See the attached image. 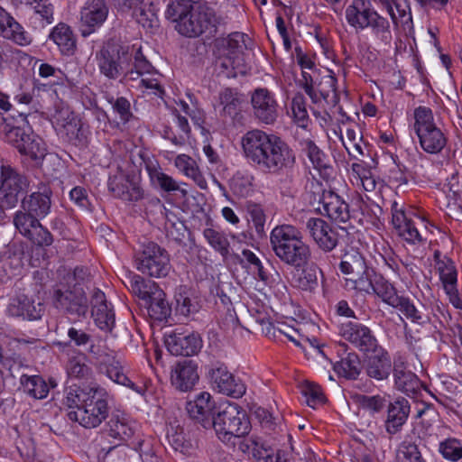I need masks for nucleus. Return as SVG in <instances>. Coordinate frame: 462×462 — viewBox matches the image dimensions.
<instances>
[{
  "mask_svg": "<svg viewBox=\"0 0 462 462\" xmlns=\"http://www.w3.org/2000/svg\"><path fill=\"white\" fill-rule=\"evenodd\" d=\"M241 145L247 162L260 171L273 175L285 174V181L293 183L296 171V154L280 136L260 129L246 132Z\"/></svg>",
  "mask_w": 462,
  "mask_h": 462,
  "instance_id": "1",
  "label": "nucleus"
},
{
  "mask_svg": "<svg viewBox=\"0 0 462 462\" xmlns=\"http://www.w3.org/2000/svg\"><path fill=\"white\" fill-rule=\"evenodd\" d=\"M96 60L99 72L113 80L120 78L135 80L154 69L143 54L142 48H135V45L107 42L97 52Z\"/></svg>",
  "mask_w": 462,
  "mask_h": 462,
  "instance_id": "2",
  "label": "nucleus"
},
{
  "mask_svg": "<svg viewBox=\"0 0 462 462\" xmlns=\"http://www.w3.org/2000/svg\"><path fill=\"white\" fill-rule=\"evenodd\" d=\"M270 243L274 254L288 266L300 270L310 260V247L303 241L301 232L294 226H275L271 232Z\"/></svg>",
  "mask_w": 462,
  "mask_h": 462,
  "instance_id": "3",
  "label": "nucleus"
},
{
  "mask_svg": "<svg viewBox=\"0 0 462 462\" xmlns=\"http://www.w3.org/2000/svg\"><path fill=\"white\" fill-rule=\"evenodd\" d=\"M347 23L356 31L370 29L375 41L381 45H389L393 39L390 22L381 15L371 0H352L345 11Z\"/></svg>",
  "mask_w": 462,
  "mask_h": 462,
  "instance_id": "4",
  "label": "nucleus"
},
{
  "mask_svg": "<svg viewBox=\"0 0 462 462\" xmlns=\"http://www.w3.org/2000/svg\"><path fill=\"white\" fill-rule=\"evenodd\" d=\"M0 133L5 134L6 141L18 152L29 157L36 166L41 165L46 156L45 145L40 138H35L29 126L27 116L20 113L17 117H6L2 124Z\"/></svg>",
  "mask_w": 462,
  "mask_h": 462,
  "instance_id": "5",
  "label": "nucleus"
},
{
  "mask_svg": "<svg viewBox=\"0 0 462 462\" xmlns=\"http://www.w3.org/2000/svg\"><path fill=\"white\" fill-rule=\"evenodd\" d=\"M211 427L222 442L233 445L236 439L245 438L251 430L245 411L235 402H226L219 407Z\"/></svg>",
  "mask_w": 462,
  "mask_h": 462,
  "instance_id": "6",
  "label": "nucleus"
},
{
  "mask_svg": "<svg viewBox=\"0 0 462 462\" xmlns=\"http://www.w3.org/2000/svg\"><path fill=\"white\" fill-rule=\"evenodd\" d=\"M223 23V18L217 15L215 10L205 4H191L186 16L182 18L176 30L186 37H199L205 35L206 38H214L218 26Z\"/></svg>",
  "mask_w": 462,
  "mask_h": 462,
  "instance_id": "7",
  "label": "nucleus"
},
{
  "mask_svg": "<svg viewBox=\"0 0 462 462\" xmlns=\"http://www.w3.org/2000/svg\"><path fill=\"white\" fill-rule=\"evenodd\" d=\"M246 35L242 32H232L226 38L217 39L216 45L218 56L216 66L219 73L226 78H236L245 74L246 66L244 59Z\"/></svg>",
  "mask_w": 462,
  "mask_h": 462,
  "instance_id": "8",
  "label": "nucleus"
},
{
  "mask_svg": "<svg viewBox=\"0 0 462 462\" xmlns=\"http://www.w3.org/2000/svg\"><path fill=\"white\" fill-rule=\"evenodd\" d=\"M414 131L420 147L430 154H438L447 145L448 138L437 126L433 112L430 107L420 106L414 109Z\"/></svg>",
  "mask_w": 462,
  "mask_h": 462,
  "instance_id": "9",
  "label": "nucleus"
},
{
  "mask_svg": "<svg viewBox=\"0 0 462 462\" xmlns=\"http://www.w3.org/2000/svg\"><path fill=\"white\" fill-rule=\"evenodd\" d=\"M132 291L147 305L151 318L159 321H167L171 313V308L165 299V292L153 281L145 280L140 275L131 277Z\"/></svg>",
  "mask_w": 462,
  "mask_h": 462,
  "instance_id": "10",
  "label": "nucleus"
},
{
  "mask_svg": "<svg viewBox=\"0 0 462 462\" xmlns=\"http://www.w3.org/2000/svg\"><path fill=\"white\" fill-rule=\"evenodd\" d=\"M36 190L26 193L20 200V209L14 213V223H26L46 217L51 208L52 189L47 181H40Z\"/></svg>",
  "mask_w": 462,
  "mask_h": 462,
  "instance_id": "11",
  "label": "nucleus"
},
{
  "mask_svg": "<svg viewBox=\"0 0 462 462\" xmlns=\"http://www.w3.org/2000/svg\"><path fill=\"white\" fill-rule=\"evenodd\" d=\"M29 177L21 172L8 162L0 164V199L7 208H14L20 202V197L31 189Z\"/></svg>",
  "mask_w": 462,
  "mask_h": 462,
  "instance_id": "12",
  "label": "nucleus"
},
{
  "mask_svg": "<svg viewBox=\"0 0 462 462\" xmlns=\"http://www.w3.org/2000/svg\"><path fill=\"white\" fill-rule=\"evenodd\" d=\"M88 348L100 374H106L113 382L126 386L141 395L144 393V386L136 384L127 377L124 373L121 361L115 355L100 350L93 342L88 346Z\"/></svg>",
  "mask_w": 462,
  "mask_h": 462,
  "instance_id": "13",
  "label": "nucleus"
},
{
  "mask_svg": "<svg viewBox=\"0 0 462 462\" xmlns=\"http://www.w3.org/2000/svg\"><path fill=\"white\" fill-rule=\"evenodd\" d=\"M136 268L150 277H166L171 269L169 253L154 242L143 245L135 257Z\"/></svg>",
  "mask_w": 462,
  "mask_h": 462,
  "instance_id": "14",
  "label": "nucleus"
},
{
  "mask_svg": "<svg viewBox=\"0 0 462 462\" xmlns=\"http://www.w3.org/2000/svg\"><path fill=\"white\" fill-rule=\"evenodd\" d=\"M52 298L55 307L67 314L79 318L88 311V300L80 284L72 286L60 282L53 288Z\"/></svg>",
  "mask_w": 462,
  "mask_h": 462,
  "instance_id": "15",
  "label": "nucleus"
},
{
  "mask_svg": "<svg viewBox=\"0 0 462 462\" xmlns=\"http://www.w3.org/2000/svg\"><path fill=\"white\" fill-rule=\"evenodd\" d=\"M108 393L100 386L91 400L79 411H68V418L71 421L78 422L86 429L98 427L109 413Z\"/></svg>",
  "mask_w": 462,
  "mask_h": 462,
  "instance_id": "16",
  "label": "nucleus"
},
{
  "mask_svg": "<svg viewBox=\"0 0 462 462\" xmlns=\"http://www.w3.org/2000/svg\"><path fill=\"white\" fill-rule=\"evenodd\" d=\"M207 377L212 387L220 393L233 398H240L245 393V383L230 373L224 363L217 361L208 365Z\"/></svg>",
  "mask_w": 462,
  "mask_h": 462,
  "instance_id": "17",
  "label": "nucleus"
},
{
  "mask_svg": "<svg viewBox=\"0 0 462 462\" xmlns=\"http://www.w3.org/2000/svg\"><path fill=\"white\" fill-rule=\"evenodd\" d=\"M251 115L259 123L273 125L279 116L275 96L266 88H257L250 93Z\"/></svg>",
  "mask_w": 462,
  "mask_h": 462,
  "instance_id": "18",
  "label": "nucleus"
},
{
  "mask_svg": "<svg viewBox=\"0 0 462 462\" xmlns=\"http://www.w3.org/2000/svg\"><path fill=\"white\" fill-rule=\"evenodd\" d=\"M340 271L350 275L349 280L357 290H366L370 287L368 280L375 273L373 268L367 266L365 257L357 251L351 250L344 255L339 265Z\"/></svg>",
  "mask_w": 462,
  "mask_h": 462,
  "instance_id": "19",
  "label": "nucleus"
},
{
  "mask_svg": "<svg viewBox=\"0 0 462 462\" xmlns=\"http://www.w3.org/2000/svg\"><path fill=\"white\" fill-rule=\"evenodd\" d=\"M339 334L344 339L364 353L376 351L380 346L373 331L359 322L347 321L342 323L339 327Z\"/></svg>",
  "mask_w": 462,
  "mask_h": 462,
  "instance_id": "20",
  "label": "nucleus"
},
{
  "mask_svg": "<svg viewBox=\"0 0 462 462\" xmlns=\"http://www.w3.org/2000/svg\"><path fill=\"white\" fill-rule=\"evenodd\" d=\"M306 230L315 245L324 253L332 252L339 244L337 230L320 217H310Z\"/></svg>",
  "mask_w": 462,
  "mask_h": 462,
  "instance_id": "21",
  "label": "nucleus"
},
{
  "mask_svg": "<svg viewBox=\"0 0 462 462\" xmlns=\"http://www.w3.org/2000/svg\"><path fill=\"white\" fill-rule=\"evenodd\" d=\"M165 345L174 356H190L198 354L202 347V339L196 332L181 331L176 328L165 335Z\"/></svg>",
  "mask_w": 462,
  "mask_h": 462,
  "instance_id": "22",
  "label": "nucleus"
},
{
  "mask_svg": "<svg viewBox=\"0 0 462 462\" xmlns=\"http://www.w3.org/2000/svg\"><path fill=\"white\" fill-rule=\"evenodd\" d=\"M106 0H88L80 10L79 30L87 37L101 27L108 15Z\"/></svg>",
  "mask_w": 462,
  "mask_h": 462,
  "instance_id": "23",
  "label": "nucleus"
},
{
  "mask_svg": "<svg viewBox=\"0 0 462 462\" xmlns=\"http://www.w3.org/2000/svg\"><path fill=\"white\" fill-rule=\"evenodd\" d=\"M17 7L30 13L29 23L35 30H41L54 22V5L51 0H13Z\"/></svg>",
  "mask_w": 462,
  "mask_h": 462,
  "instance_id": "24",
  "label": "nucleus"
},
{
  "mask_svg": "<svg viewBox=\"0 0 462 462\" xmlns=\"http://www.w3.org/2000/svg\"><path fill=\"white\" fill-rule=\"evenodd\" d=\"M214 408L215 402L207 392L199 393L193 401H189L186 405L189 417L205 429L211 427L216 416L213 412Z\"/></svg>",
  "mask_w": 462,
  "mask_h": 462,
  "instance_id": "25",
  "label": "nucleus"
},
{
  "mask_svg": "<svg viewBox=\"0 0 462 462\" xmlns=\"http://www.w3.org/2000/svg\"><path fill=\"white\" fill-rule=\"evenodd\" d=\"M8 312L14 317H22L28 320H37L44 312L43 303L38 298L20 294L13 298L8 305Z\"/></svg>",
  "mask_w": 462,
  "mask_h": 462,
  "instance_id": "26",
  "label": "nucleus"
},
{
  "mask_svg": "<svg viewBox=\"0 0 462 462\" xmlns=\"http://www.w3.org/2000/svg\"><path fill=\"white\" fill-rule=\"evenodd\" d=\"M436 268L449 301L455 308L461 309L462 303L457 290V272L455 263L448 256H445V262L440 263Z\"/></svg>",
  "mask_w": 462,
  "mask_h": 462,
  "instance_id": "27",
  "label": "nucleus"
},
{
  "mask_svg": "<svg viewBox=\"0 0 462 462\" xmlns=\"http://www.w3.org/2000/svg\"><path fill=\"white\" fill-rule=\"evenodd\" d=\"M199 381L197 365L190 360L178 362L171 372V385L180 392L192 390Z\"/></svg>",
  "mask_w": 462,
  "mask_h": 462,
  "instance_id": "28",
  "label": "nucleus"
},
{
  "mask_svg": "<svg viewBox=\"0 0 462 462\" xmlns=\"http://www.w3.org/2000/svg\"><path fill=\"white\" fill-rule=\"evenodd\" d=\"M337 354L340 360L334 364V371L340 377L356 380L362 370L359 356L355 351H348V346L345 343L339 345Z\"/></svg>",
  "mask_w": 462,
  "mask_h": 462,
  "instance_id": "29",
  "label": "nucleus"
},
{
  "mask_svg": "<svg viewBox=\"0 0 462 462\" xmlns=\"http://www.w3.org/2000/svg\"><path fill=\"white\" fill-rule=\"evenodd\" d=\"M387 417L384 428L389 435L399 433L406 423L411 406L405 398H397L393 402H387Z\"/></svg>",
  "mask_w": 462,
  "mask_h": 462,
  "instance_id": "30",
  "label": "nucleus"
},
{
  "mask_svg": "<svg viewBox=\"0 0 462 462\" xmlns=\"http://www.w3.org/2000/svg\"><path fill=\"white\" fill-rule=\"evenodd\" d=\"M107 187L116 198L125 201H138L143 197L142 188L123 174L109 177Z\"/></svg>",
  "mask_w": 462,
  "mask_h": 462,
  "instance_id": "31",
  "label": "nucleus"
},
{
  "mask_svg": "<svg viewBox=\"0 0 462 462\" xmlns=\"http://www.w3.org/2000/svg\"><path fill=\"white\" fill-rule=\"evenodd\" d=\"M364 362L366 375L376 381L387 379L392 371V362L389 355L381 346L376 351H371Z\"/></svg>",
  "mask_w": 462,
  "mask_h": 462,
  "instance_id": "32",
  "label": "nucleus"
},
{
  "mask_svg": "<svg viewBox=\"0 0 462 462\" xmlns=\"http://www.w3.org/2000/svg\"><path fill=\"white\" fill-rule=\"evenodd\" d=\"M41 220L34 218L26 223H14L15 228L33 245L38 247H48L52 245L54 238L51 233L43 226Z\"/></svg>",
  "mask_w": 462,
  "mask_h": 462,
  "instance_id": "33",
  "label": "nucleus"
},
{
  "mask_svg": "<svg viewBox=\"0 0 462 462\" xmlns=\"http://www.w3.org/2000/svg\"><path fill=\"white\" fill-rule=\"evenodd\" d=\"M320 203L328 217L336 223H346L350 219L349 205L334 191H325Z\"/></svg>",
  "mask_w": 462,
  "mask_h": 462,
  "instance_id": "34",
  "label": "nucleus"
},
{
  "mask_svg": "<svg viewBox=\"0 0 462 462\" xmlns=\"http://www.w3.org/2000/svg\"><path fill=\"white\" fill-rule=\"evenodd\" d=\"M99 388V385H69L64 390L62 404L69 410V411H79L84 409L91 400V396H94V393H97Z\"/></svg>",
  "mask_w": 462,
  "mask_h": 462,
  "instance_id": "35",
  "label": "nucleus"
},
{
  "mask_svg": "<svg viewBox=\"0 0 462 462\" xmlns=\"http://www.w3.org/2000/svg\"><path fill=\"white\" fill-rule=\"evenodd\" d=\"M394 384L397 390L414 397L420 390L421 382L402 362L393 364Z\"/></svg>",
  "mask_w": 462,
  "mask_h": 462,
  "instance_id": "36",
  "label": "nucleus"
},
{
  "mask_svg": "<svg viewBox=\"0 0 462 462\" xmlns=\"http://www.w3.org/2000/svg\"><path fill=\"white\" fill-rule=\"evenodd\" d=\"M106 431L110 437L126 441L134 434V423L120 411H113L106 422Z\"/></svg>",
  "mask_w": 462,
  "mask_h": 462,
  "instance_id": "37",
  "label": "nucleus"
},
{
  "mask_svg": "<svg viewBox=\"0 0 462 462\" xmlns=\"http://www.w3.org/2000/svg\"><path fill=\"white\" fill-rule=\"evenodd\" d=\"M420 438L415 433L408 434L398 445L394 462H426L419 448Z\"/></svg>",
  "mask_w": 462,
  "mask_h": 462,
  "instance_id": "38",
  "label": "nucleus"
},
{
  "mask_svg": "<svg viewBox=\"0 0 462 462\" xmlns=\"http://www.w3.org/2000/svg\"><path fill=\"white\" fill-rule=\"evenodd\" d=\"M368 282L370 287L361 291L367 293L373 291L384 303L391 307L401 296L397 293L395 287L380 274L374 273Z\"/></svg>",
  "mask_w": 462,
  "mask_h": 462,
  "instance_id": "39",
  "label": "nucleus"
},
{
  "mask_svg": "<svg viewBox=\"0 0 462 462\" xmlns=\"http://www.w3.org/2000/svg\"><path fill=\"white\" fill-rule=\"evenodd\" d=\"M145 170L148 172L152 185L160 188L165 192H173L180 190L178 182L170 175L162 171L157 162L148 160L144 161Z\"/></svg>",
  "mask_w": 462,
  "mask_h": 462,
  "instance_id": "40",
  "label": "nucleus"
},
{
  "mask_svg": "<svg viewBox=\"0 0 462 462\" xmlns=\"http://www.w3.org/2000/svg\"><path fill=\"white\" fill-rule=\"evenodd\" d=\"M20 389L33 400H43L48 396L46 380L38 374H22L19 379Z\"/></svg>",
  "mask_w": 462,
  "mask_h": 462,
  "instance_id": "41",
  "label": "nucleus"
},
{
  "mask_svg": "<svg viewBox=\"0 0 462 462\" xmlns=\"http://www.w3.org/2000/svg\"><path fill=\"white\" fill-rule=\"evenodd\" d=\"M300 150L310 161L313 167L318 171L327 170L328 165V156L310 138L299 140Z\"/></svg>",
  "mask_w": 462,
  "mask_h": 462,
  "instance_id": "42",
  "label": "nucleus"
},
{
  "mask_svg": "<svg viewBox=\"0 0 462 462\" xmlns=\"http://www.w3.org/2000/svg\"><path fill=\"white\" fill-rule=\"evenodd\" d=\"M167 439L170 446L175 450L187 457H190L195 452V448L187 439L184 429L180 425H171L167 430Z\"/></svg>",
  "mask_w": 462,
  "mask_h": 462,
  "instance_id": "43",
  "label": "nucleus"
},
{
  "mask_svg": "<svg viewBox=\"0 0 462 462\" xmlns=\"http://www.w3.org/2000/svg\"><path fill=\"white\" fill-rule=\"evenodd\" d=\"M50 39L60 48L61 52L70 54L76 47L73 32L66 23H58L51 32Z\"/></svg>",
  "mask_w": 462,
  "mask_h": 462,
  "instance_id": "44",
  "label": "nucleus"
},
{
  "mask_svg": "<svg viewBox=\"0 0 462 462\" xmlns=\"http://www.w3.org/2000/svg\"><path fill=\"white\" fill-rule=\"evenodd\" d=\"M175 167L184 175L192 179L194 182L200 188H207V181L201 174L196 162L187 154H180L174 161Z\"/></svg>",
  "mask_w": 462,
  "mask_h": 462,
  "instance_id": "45",
  "label": "nucleus"
},
{
  "mask_svg": "<svg viewBox=\"0 0 462 462\" xmlns=\"http://www.w3.org/2000/svg\"><path fill=\"white\" fill-rule=\"evenodd\" d=\"M392 307L401 311L412 323L423 325L430 320L429 317L418 309L409 297L401 295Z\"/></svg>",
  "mask_w": 462,
  "mask_h": 462,
  "instance_id": "46",
  "label": "nucleus"
},
{
  "mask_svg": "<svg viewBox=\"0 0 462 462\" xmlns=\"http://www.w3.org/2000/svg\"><path fill=\"white\" fill-rule=\"evenodd\" d=\"M349 397L354 403L358 405L359 408L367 411L372 414L381 412L386 407L388 402L385 396H382L380 394L370 396L349 392Z\"/></svg>",
  "mask_w": 462,
  "mask_h": 462,
  "instance_id": "47",
  "label": "nucleus"
},
{
  "mask_svg": "<svg viewBox=\"0 0 462 462\" xmlns=\"http://www.w3.org/2000/svg\"><path fill=\"white\" fill-rule=\"evenodd\" d=\"M300 273L294 277L295 286L304 291L314 292L319 287L318 273L322 271L316 264L300 268Z\"/></svg>",
  "mask_w": 462,
  "mask_h": 462,
  "instance_id": "48",
  "label": "nucleus"
},
{
  "mask_svg": "<svg viewBox=\"0 0 462 462\" xmlns=\"http://www.w3.org/2000/svg\"><path fill=\"white\" fill-rule=\"evenodd\" d=\"M63 138L77 147H85L88 144L87 130L79 120H70L63 125Z\"/></svg>",
  "mask_w": 462,
  "mask_h": 462,
  "instance_id": "49",
  "label": "nucleus"
},
{
  "mask_svg": "<svg viewBox=\"0 0 462 462\" xmlns=\"http://www.w3.org/2000/svg\"><path fill=\"white\" fill-rule=\"evenodd\" d=\"M177 313L188 317L199 310V304L192 297L191 291L186 286H180L175 292Z\"/></svg>",
  "mask_w": 462,
  "mask_h": 462,
  "instance_id": "50",
  "label": "nucleus"
},
{
  "mask_svg": "<svg viewBox=\"0 0 462 462\" xmlns=\"http://www.w3.org/2000/svg\"><path fill=\"white\" fill-rule=\"evenodd\" d=\"M242 101L241 95L232 88H225L219 94L223 113L230 117L235 116L240 111Z\"/></svg>",
  "mask_w": 462,
  "mask_h": 462,
  "instance_id": "51",
  "label": "nucleus"
},
{
  "mask_svg": "<svg viewBox=\"0 0 462 462\" xmlns=\"http://www.w3.org/2000/svg\"><path fill=\"white\" fill-rule=\"evenodd\" d=\"M203 236L209 245L224 258L229 254V241L226 236L215 228L208 227L203 231Z\"/></svg>",
  "mask_w": 462,
  "mask_h": 462,
  "instance_id": "52",
  "label": "nucleus"
},
{
  "mask_svg": "<svg viewBox=\"0 0 462 462\" xmlns=\"http://www.w3.org/2000/svg\"><path fill=\"white\" fill-rule=\"evenodd\" d=\"M254 177L245 171H236L230 180V188L234 194L247 197L253 191Z\"/></svg>",
  "mask_w": 462,
  "mask_h": 462,
  "instance_id": "53",
  "label": "nucleus"
},
{
  "mask_svg": "<svg viewBox=\"0 0 462 462\" xmlns=\"http://www.w3.org/2000/svg\"><path fill=\"white\" fill-rule=\"evenodd\" d=\"M134 452L129 450L123 445H115L107 449L102 448L98 454L102 462H131V457Z\"/></svg>",
  "mask_w": 462,
  "mask_h": 462,
  "instance_id": "54",
  "label": "nucleus"
},
{
  "mask_svg": "<svg viewBox=\"0 0 462 462\" xmlns=\"http://www.w3.org/2000/svg\"><path fill=\"white\" fill-rule=\"evenodd\" d=\"M68 337L69 341L65 342H58L57 346H60V348H65V347H88L90 343H92V336L88 333H87L82 328H77L75 327H70L68 329Z\"/></svg>",
  "mask_w": 462,
  "mask_h": 462,
  "instance_id": "55",
  "label": "nucleus"
},
{
  "mask_svg": "<svg viewBox=\"0 0 462 462\" xmlns=\"http://www.w3.org/2000/svg\"><path fill=\"white\" fill-rule=\"evenodd\" d=\"M106 99L112 106L113 111L118 115L122 124H127L134 117V114L131 109V103L126 97H114V96L108 94L106 95Z\"/></svg>",
  "mask_w": 462,
  "mask_h": 462,
  "instance_id": "56",
  "label": "nucleus"
},
{
  "mask_svg": "<svg viewBox=\"0 0 462 462\" xmlns=\"http://www.w3.org/2000/svg\"><path fill=\"white\" fill-rule=\"evenodd\" d=\"M91 315L94 319L97 327L105 331L112 332L116 325V317L114 310L111 307L106 309H94L91 310Z\"/></svg>",
  "mask_w": 462,
  "mask_h": 462,
  "instance_id": "57",
  "label": "nucleus"
},
{
  "mask_svg": "<svg viewBox=\"0 0 462 462\" xmlns=\"http://www.w3.org/2000/svg\"><path fill=\"white\" fill-rule=\"evenodd\" d=\"M67 372L70 377L77 379H88L92 374L91 368L86 364L85 355L70 358L67 365Z\"/></svg>",
  "mask_w": 462,
  "mask_h": 462,
  "instance_id": "58",
  "label": "nucleus"
},
{
  "mask_svg": "<svg viewBox=\"0 0 462 462\" xmlns=\"http://www.w3.org/2000/svg\"><path fill=\"white\" fill-rule=\"evenodd\" d=\"M246 211L248 214V221L254 226L258 236L264 234V225L266 217L261 205L254 202H247Z\"/></svg>",
  "mask_w": 462,
  "mask_h": 462,
  "instance_id": "59",
  "label": "nucleus"
},
{
  "mask_svg": "<svg viewBox=\"0 0 462 462\" xmlns=\"http://www.w3.org/2000/svg\"><path fill=\"white\" fill-rule=\"evenodd\" d=\"M439 450L447 460L457 462L462 458V443L455 438L440 442Z\"/></svg>",
  "mask_w": 462,
  "mask_h": 462,
  "instance_id": "60",
  "label": "nucleus"
},
{
  "mask_svg": "<svg viewBox=\"0 0 462 462\" xmlns=\"http://www.w3.org/2000/svg\"><path fill=\"white\" fill-rule=\"evenodd\" d=\"M301 393L306 398L308 406L315 409L326 401L325 395L319 385L314 383H306L301 386Z\"/></svg>",
  "mask_w": 462,
  "mask_h": 462,
  "instance_id": "61",
  "label": "nucleus"
},
{
  "mask_svg": "<svg viewBox=\"0 0 462 462\" xmlns=\"http://www.w3.org/2000/svg\"><path fill=\"white\" fill-rule=\"evenodd\" d=\"M191 4L192 3L189 0L171 2L167 5V9L165 11V17L168 20L176 23V25H179L181 23L182 18L186 16V14Z\"/></svg>",
  "mask_w": 462,
  "mask_h": 462,
  "instance_id": "62",
  "label": "nucleus"
},
{
  "mask_svg": "<svg viewBox=\"0 0 462 462\" xmlns=\"http://www.w3.org/2000/svg\"><path fill=\"white\" fill-rule=\"evenodd\" d=\"M3 37L14 41L19 45H27L31 42V39L23 26L14 18L6 29L2 33Z\"/></svg>",
  "mask_w": 462,
  "mask_h": 462,
  "instance_id": "63",
  "label": "nucleus"
},
{
  "mask_svg": "<svg viewBox=\"0 0 462 462\" xmlns=\"http://www.w3.org/2000/svg\"><path fill=\"white\" fill-rule=\"evenodd\" d=\"M291 110L293 117L298 125L306 127L309 121V115L306 108V99L300 93L296 94L291 100Z\"/></svg>",
  "mask_w": 462,
  "mask_h": 462,
  "instance_id": "64",
  "label": "nucleus"
}]
</instances>
